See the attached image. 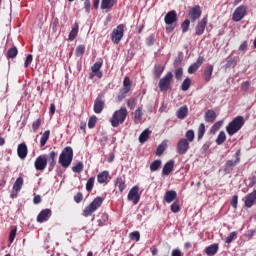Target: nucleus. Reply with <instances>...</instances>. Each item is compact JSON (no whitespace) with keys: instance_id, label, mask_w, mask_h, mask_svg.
<instances>
[{"instance_id":"f257e3e1","label":"nucleus","mask_w":256,"mask_h":256,"mask_svg":"<svg viewBox=\"0 0 256 256\" xmlns=\"http://www.w3.org/2000/svg\"><path fill=\"white\" fill-rule=\"evenodd\" d=\"M55 157H57V153H55V151H51L48 156L45 154L38 156L34 162L36 171H45L47 163L49 164V171L55 169Z\"/></svg>"},{"instance_id":"f03ea898","label":"nucleus","mask_w":256,"mask_h":256,"mask_svg":"<svg viewBox=\"0 0 256 256\" xmlns=\"http://www.w3.org/2000/svg\"><path fill=\"white\" fill-rule=\"evenodd\" d=\"M245 125V118L243 116H236L231 122L226 126V133L233 137L235 133H239L241 128Z\"/></svg>"},{"instance_id":"7ed1b4c3","label":"nucleus","mask_w":256,"mask_h":256,"mask_svg":"<svg viewBox=\"0 0 256 256\" xmlns=\"http://www.w3.org/2000/svg\"><path fill=\"white\" fill-rule=\"evenodd\" d=\"M59 163L64 169H67L73 163V148L71 146H67L62 150L59 156Z\"/></svg>"},{"instance_id":"20e7f679","label":"nucleus","mask_w":256,"mask_h":256,"mask_svg":"<svg viewBox=\"0 0 256 256\" xmlns=\"http://www.w3.org/2000/svg\"><path fill=\"white\" fill-rule=\"evenodd\" d=\"M125 119H127V108H120L116 110L110 119V123L112 127H119L125 123Z\"/></svg>"},{"instance_id":"39448f33","label":"nucleus","mask_w":256,"mask_h":256,"mask_svg":"<svg viewBox=\"0 0 256 256\" xmlns=\"http://www.w3.org/2000/svg\"><path fill=\"white\" fill-rule=\"evenodd\" d=\"M103 205V197H96L83 211L84 217H90L97 211L99 207Z\"/></svg>"},{"instance_id":"423d86ee","label":"nucleus","mask_w":256,"mask_h":256,"mask_svg":"<svg viewBox=\"0 0 256 256\" xmlns=\"http://www.w3.org/2000/svg\"><path fill=\"white\" fill-rule=\"evenodd\" d=\"M125 34V26L123 24H119L111 33V40L114 44L119 45L121 40L123 39V35Z\"/></svg>"},{"instance_id":"0eeeda50","label":"nucleus","mask_w":256,"mask_h":256,"mask_svg":"<svg viewBox=\"0 0 256 256\" xmlns=\"http://www.w3.org/2000/svg\"><path fill=\"white\" fill-rule=\"evenodd\" d=\"M164 21L166 25H168L166 26L167 33H171V31L175 29V27H171V25L177 21V12L175 10L168 12L164 18Z\"/></svg>"},{"instance_id":"6e6552de","label":"nucleus","mask_w":256,"mask_h":256,"mask_svg":"<svg viewBox=\"0 0 256 256\" xmlns=\"http://www.w3.org/2000/svg\"><path fill=\"white\" fill-rule=\"evenodd\" d=\"M171 81H173V73L168 72L159 81L158 87H159L160 91H169V87H171Z\"/></svg>"},{"instance_id":"1a4fd4ad","label":"nucleus","mask_w":256,"mask_h":256,"mask_svg":"<svg viewBox=\"0 0 256 256\" xmlns=\"http://www.w3.org/2000/svg\"><path fill=\"white\" fill-rule=\"evenodd\" d=\"M245 15H247V6L245 5L238 6L232 15V20L235 23H239V21H242V19L245 18Z\"/></svg>"},{"instance_id":"9d476101","label":"nucleus","mask_w":256,"mask_h":256,"mask_svg":"<svg viewBox=\"0 0 256 256\" xmlns=\"http://www.w3.org/2000/svg\"><path fill=\"white\" fill-rule=\"evenodd\" d=\"M141 200V196L139 195V186H133L128 193V201H132L134 205H137Z\"/></svg>"},{"instance_id":"9b49d317","label":"nucleus","mask_w":256,"mask_h":256,"mask_svg":"<svg viewBox=\"0 0 256 256\" xmlns=\"http://www.w3.org/2000/svg\"><path fill=\"white\" fill-rule=\"evenodd\" d=\"M191 142L187 141V139L182 138L177 142V153L179 155H185L187 151H189V145Z\"/></svg>"},{"instance_id":"f8f14e48","label":"nucleus","mask_w":256,"mask_h":256,"mask_svg":"<svg viewBox=\"0 0 256 256\" xmlns=\"http://www.w3.org/2000/svg\"><path fill=\"white\" fill-rule=\"evenodd\" d=\"M202 13L203 12L201 11V6L196 5V6L192 7L189 10V17H190L191 23H195V21H197V19H200Z\"/></svg>"},{"instance_id":"ddd939ff","label":"nucleus","mask_w":256,"mask_h":256,"mask_svg":"<svg viewBox=\"0 0 256 256\" xmlns=\"http://www.w3.org/2000/svg\"><path fill=\"white\" fill-rule=\"evenodd\" d=\"M101 67H103L101 62L94 63V65L91 67L92 73L90 74V79H93V77H98V79H101V77H103Z\"/></svg>"},{"instance_id":"4468645a","label":"nucleus","mask_w":256,"mask_h":256,"mask_svg":"<svg viewBox=\"0 0 256 256\" xmlns=\"http://www.w3.org/2000/svg\"><path fill=\"white\" fill-rule=\"evenodd\" d=\"M52 214L53 212L49 208L42 210L37 216V222L45 223V221H47L48 219H51Z\"/></svg>"},{"instance_id":"2eb2a0df","label":"nucleus","mask_w":256,"mask_h":256,"mask_svg":"<svg viewBox=\"0 0 256 256\" xmlns=\"http://www.w3.org/2000/svg\"><path fill=\"white\" fill-rule=\"evenodd\" d=\"M103 109H105V101H103L102 97H97L94 101L93 111L99 115L100 113H103Z\"/></svg>"},{"instance_id":"dca6fc26","label":"nucleus","mask_w":256,"mask_h":256,"mask_svg":"<svg viewBox=\"0 0 256 256\" xmlns=\"http://www.w3.org/2000/svg\"><path fill=\"white\" fill-rule=\"evenodd\" d=\"M204 61H205V58L203 56L198 57L197 61L189 66L188 68L189 75H193V73H195L199 69V67L203 65Z\"/></svg>"},{"instance_id":"f3484780","label":"nucleus","mask_w":256,"mask_h":256,"mask_svg":"<svg viewBox=\"0 0 256 256\" xmlns=\"http://www.w3.org/2000/svg\"><path fill=\"white\" fill-rule=\"evenodd\" d=\"M205 27H207V17L201 19L196 25L195 33L196 35H203L205 33Z\"/></svg>"},{"instance_id":"a211bd4d","label":"nucleus","mask_w":256,"mask_h":256,"mask_svg":"<svg viewBox=\"0 0 256 256\" xmlns=\"http://www.w3.org/2000/svg\"><path fill=\"white\" fill-rule=\"evenodd\" d=\"M256 204V190L245 197V207L251 208Z\"/></svg>"},{"instance_id":"6ab92c4d","label":"nucleus","mask_w":256,"mask_h":256,"mask_svg":"<svg viewBox=\"0 0 256 256\" xmlns=\"http://www.w3.org/2000/svg\"><path fill=\"white\" fill-rule=\"evenodd\" d=\"M28 149L27 144L21 143L17 147V154L20 159H25L27 157Z\"/></svg>"},{"instance_id":"aec40b11","label":"nucleus","mask_w":256,"mask_h":256,"mask_svg":"<svg viewBox=\"0 0 256 256\" xmlns=\"http://www.w3.org/2000/svg\"><path fill=\"white\" fill-rule=\"evenodd\" d=\"M177 199V192L175 190H168L164 195V201L166 203H173Z\"/></svg>"},{"instance_id":"412c9836","label":"nucleus","mask_w":256,"mask_h":256,"mask_svg":"<svg viewBox=\"0 0 256 256\" xmlns=\"http://www.w3.org/2000/svg\"><path fill=\"white\" fill-rule=\"evenodd\" d=\"M108 181H109V171L104 170L97 175V182L100 185H103V183H107Z\"/></svg>"},{"instance_id":"4be33fe9","label":"nucleus","mask_w":256,"mask_h":256,"mask_svg":"<svg viewBox=\"0 0 256 256\" xmlns=\"http://www.w3.org/2000/svg\"><path fill=\"white\" fill-rule=\"evenodd\" d=\"M213 76V65L208 64L205 69H204V73H203V79L204 81H211V77Z\"/></svg>"},{"instance_id":"5701e85b","label":"nucleus","mask_w":256,"mask_h":256,"mask_svg":"<svg viewBox=\"0 0 256 256\" xmlns=\"http://www.w3.org/2000/svg\"><path fill=\"white\" fill-rule=\"evenodd\" d=\"M131 91V79L129 77H125L123 81V88L121 89L122 95H127Z\"/></svg>"},{"instance_id":"b1692460","label":"nucleus","mask_w":256,"mask_h":256,"mask_svg":"<svg viewBox=\"0 0 256 256\" xmlns=\"http://www.w3.org/2000/svg\"><path fill=\"white\" fill-rule=\"evenodd\" d=\"M143 119V106L138 107L134 112V123L138 125Z\"/></svg>"},{"instance_id":"393cba45","label":"nucleus","mask_w":256,"mask_h":256,"mask_svg":"<svg viewBox=\"0 0 256 256\" xmlns=\"http://www.w3.org/2000/svg\"><path fill=\"white\" fill-rule=\"evenodd\" d=\"M217 251H219V244H212L205 248V253L208 256L217 255Z\"/></svg>"},{"instance_id":"a878e982","label":"nucleus","mask_w":256,"mask_h":256,"mask_svg":"<svg viewBox=\"0 0 256 256\" xmlns=\"http://www.w3.org/2000/svg\"><path fill=\"white\" fill-rule=\"evenodd\" d=\"M115 187L118 188V191H120V193H123V191H125L127 187V185L125 184V178L118 177L115 181Z\"/></svg>"},{"instance_id":"bb28decb","label":"nucleus","mask_w":256,"mask_h":256,"mask_svg":"<svg viewBox=\"0 0 256 256\" xmlns=\"http://www.w3.org/2000/svg\"><path fill=\"white\" fill-rule=\"evenodd\" d=\"M173 167H175V161L170 160L168 161L162 170L163 175H169L173 171Z\"/></svg>"},{"instance_id":"cd10ccee","label":"nucleus","mask_w":256,"mask_h":256,"mask_svg":"<svg viewBox=\"0 0 256 256\" xmlns=\"http://www.w3.org/2000/svg\"><path fill=\"white\" fill-rule=\"evenodd\" d=\"M187 115H189V108L187 106L180 107L176 113L178 119H185Z\"/></svg>"},{"instance_id":"c85d7f7f","label":"nucleus","mask_w":256,"mask_h":256,"mask_svg":"<svg viewBox=\"0 0 256 256\" xmlns=\"http://www.w3.org/2000/svg\"><path fill=\"white\" fill-rule=\"evenodd\" d=\"M204 119L206 123H213V121L217 119V113H215L213 110H208L205 113Z\"/></svg>"},{"instance_id":"c756f323","label":"nucleus","mask_w":256,"mask_h":256,"mask_svg":"<svg viewBox=\"0 0 256 256\" xmlns=\"http://www.w3.org/2000/svg\"><path fill=\"white\" fill-rule=\"evenodd\" d=\"M77 35H79V24L75 23L68 35L69 41H75Z\"/></svg>"},{"instance_id":"7c9ffc66","label":"nucleus","mask_w":256,"mask_h":256,"mask_svg":"<svg viewBox=\"0 0 256 256\" xmlns=\"http://www.w3.org/2000/svg\"><path fill=\"white\" fill-rule=\"evenodd\" d=\"M107 223H109V214L100 213L99 214V219H98L99 227H104V225H107Z\"/></svg>"},{"instance_id":"2f4dec72","label":"nucleus","mask_w":256,"mask_h":256,"mask_svg":"<svg viewBox=\"0 0 256 256\" xmlns=\"http://www.w3.org/2000/svg\"><path fill=\"white\" fill-rule=\"evenodd\" d=\"M51 135V131L46 130L40 139V147H45V145H47V141H49V137Z\"/></svg>"},{"instance_id":"473e14b6","label":"nucleus","mask_w":256,"mask_h":256,"mask_svg":"<svg viewBox=\"0 0 256 256\" xmlns=\"http://www.w3.org/2000/svg\"><path fill=\"white\" fill-rule=\"evenodd\" d=\"M115 5V0H102L101 2V9H113V6Z\"/></svg>"},{"instance_id":"72a5a7b5","label":"nucleus","mask_w":256,"mask_h":256,"mask_svg":"<svg viewBox=\"0 0 256 256\" xmlns=\"http://www.w3.org/2000/svg\"><path fill=\"white\" fill-rule=\"evenodd\" d=\"M239 158H237L235 161L233 160H228L226 162V167L224 169V171H233L234 167H237V164L239 163Z\"/></svg>"},{"instance_id":"f704fd0d","label":"nucleus","mask_w":256,"mask_h":256,"mask_svg":"<svg viewBox=\"0 0 256 256\" xmlns=\"http://www.w3.org/2000/svg\"><path fill=\"white\" fill-rule=\"evenodd\" d=\"M150 135L151 131H149V129H145L139 136V143H146Z\"/></svg>"},{"instance_id":"c9c22d12","label":"nucleus","mask_w":256,"mask_h":256,"mask_svg":"<svg viewBox=\"0 0 256 256\" xmlns=\"http://www.w3.org/2000/svg\"><path fill=\"white\" fill-rule=\"evenodd\" d=\"M227 141V134L225 131H221L216 138V145H223Z\"/></svg>"},{"instance_id":"e433bc0d","label":"nucleus","mask_w":256,"mask_h":256,"mask_svg":"<svg viewBox=\"0 0 256 256\" xmlns=\"http://www.w3.org/2000/svg\"><path fill=\"white\" fill-rule=\"evenodd\" d=\"M22 187H23V178L19 177L16 179L13 185V191H15V193H19Z\"/></svg>"},{"instance_id":"4c0bfd02","label":"nucleus","mask_w":256,"mask_h":256,"mask_svg":"<svg viewBox=\"0 0 256 256\" xmlns=\"http://www.w3.org/2000/svg\"><path fill=\"white\" fill-rule=\"evenodd\" d=\"M167 149V140L162 141V143L157 147L156 149V155L158 157H161L163 155V152Z\"/></svg>"},{"instance_id":"58836bf2","label":"nucleus","mask_w":256,"mask_h":256,"mask_svg":"<svg viewBox=\"0 0 256 256\" xmlns=\"http://www.w3.org/2000/svg\"><path fill=\"white\" fill-rule=\"evenodd\" d=\"M18 53L19 51L17 50V47L10 48L7 52V57L8 59H15Z\"/></svg>"},{"instance_id":"ea45409f","label":"nucleus","mask_w":256,"mask_h":256,"mask_svg":"<svg viewBox=\"0 0 256 256\" xmlns=\"http://www.w3.org/2000/svg\"><path fill=\"white\" fill-rule=\"evenodd\" d=\"M185 139L187 142L189 143H193V141L195 140V131L193 130H188L185 134Z\"/></svg>"},{"instance_id":"a19ab883","label":"nucleus","mask_w":256,"mask_h":256,"mask_svg":"<svg viewBox=\"0 0 256 256\" xmlns=\"http://www.w3.org/2000/svg\"><path fill=\"white\" fill-rule=\"evenodd\" d=\"M94 185H95V177L89 178L87 183H86V191L91 193V191H93V186Z\"/></svg>"},{"instance_id":"79ce46f5","label":"nucleus","mask_w":256,"mask_h":256,"mask_svg":"<svg viewBox=\"0 0 256 256\" xmlns=\"http://www.w3.org/2000/svg\"><path fill=\"white\" fill-rule=\"evenodd\" d=\"M85 169L83 162H78L76 165L72 167L73 173H81Z\"/></svg>"},{"instance_id":"37998d69","label":"nucleus","mask_w":256,"mask_h":256,"mask_svg":"<svg viewBox=\"0 0 256 256\" xmlns=\"http://www.w3.org/2000/svg\"><path fill=\"white\" fill-rule=\"evenodd\" d=\"M189 87H191V78H186L181 85L182 91H189Z\"/></svg>"},{"instance_id":"c03bdc74","label":"nucleus","mask_w":256,"mask_h":256,"mask_svg":"<svg viewBox=\"0 0 256 256\" xmlns=\"http://www.w3.org/2000/svg\"><path fill=\"white\" fill-rule=\"evenodd\" d=\"M205 135V124L201 123L198 128V140L201 141Z\"/></svg>"},{"instance_id":"a18cd8bd","label":"nucleus","mask_w":256,"mask_h":256,"mask_svg":"<svg viewBox=\"0 0 256 256\" xmlns=\"http://www.w3.org/2000/svg\"><path fill=\"white\" fill-rule=\"evenodd\" d=\"M161 167V160H155L150 164V171H158Z\"/></svg>"},{"instance_id":"49530a36","label":"nucleus","mask_w":256,"mask_h":256,"mask_svg":"<svg viewBox=\"0 0 256 256\" xmlns=\"http://www.w3.org/2000/svg\"><path fill=\"white\" fill-rule=\"evenodd\" d=\"M234 239H237V232H231L225 239V243H233Z\"/></svg>"},{"instance_id":"de8ad7c7","label":"nucleus","mask_w":256,"mask_h":256,"mask_svg":"<svg viewBox=\"0 0 256 256\" xmlns=\"http://www.w3.org/2000/svg\"><path fill=\"white\" fill-rule=\"evenodd\" d=\"M129 237L132 241H139L141 239V234L139 231H134L129 234Z\"/></svg>"},{"instance_id":"09e8293b","label":"nucleus","mask_w":256,"mask_h":256,"mask_svg":"<svg viewBox=\"0 0 256 256\" xmlns=\"http://www.w3.org/2000/svg\"><path fill=\"white\" fill-rule=\"evenodd\" d=\"M189 25H191V21L189 19H186L182 25H181V29L183 33H187V31H189Z\"/></svg>"},{"instance_id":"8fccbe9b","label":"nucleus","mask_w":256,"mask_h":256,"mask_svg":"<svg viewBox=\"0 0 256 256\" xmlns=\"http://www.w3.org/2000/svg\"><path fill=\"white\" fill-rule=\"evenodd\" d=\"M95 125H97V116H92L90 117L89 121H88V127L89 129H93L95 127Z\"/></svg>"},{"instance_id":"3c124183","label":"nucleus","mask_w":256,"mask_h":256,"mask_svg":"<svg viewBox=\"0 0 256 256\" xmlns=\"http://www.w3.org/2000/svg\"><path fill=\"white\" fill-rule=\"evenodd\" d=\"M172 213H179L181 211V206H179V202H174L170 207Z\"/></svg>"},{"instance_id":"603ef678","label":"nucleus","mask_w":256,"mask_h":256,"mask_svg":"<svg viewBox=\"0 0 256 256\" xmlns=\"http://www.w3.org/2000/svg\"><path fill=\"white\" fill-rule=\"evenodd\" d=\"M163 71H165V67L164 66H161V65H156L155 66L156 77H161Z\"/></svg>"},{"instance_id":"864d4df0","label":"nucleus","mask_w":256,"mask_h":256,"mask_svg":"<svg viewBox=\"0 0 256 256\" xmlns=\"http://www.w3.org/2000/svg\"><path fill=\"white\" fill-rule=\"evenodd\" d=\"M39 127H41V118H38L35 122L32 124V129L34 133H37Z\"/></svg>"},{"instance_id":"5fc2aeb1","label":"nucleus","mask_w":256,"mask_h":256,"mask_svg":"<svg viewBox=\"0 0 256 256\" xmlns=\"http://www.w3.org/2000/svg\"><path fill=\"white\" fill-rule=\"evenodd\" d=\"M127 105L129 109H135V106L137 105V100L135 98H130L127 102Z\"/></svg>"},{"instance_id":"6e6d98bb","label":"nucleus","mask_w":256,"mask_h":256,"mask_svg":"<svg viewBox=\"0 0 256 256\" xmlns=\"http://www.w3.org/2000/svg\"><path fill=\"white\" fill-rule=\"evenodd\" d=\"M31 63H33V55L28 54L24 63V67L27 68L29 67V65H31Z\"/></svg>"},{"instance_id":"4d7b16f0","label":"nucleus","mask_w":256,"mask_h":256,"mask_svg":"<svg viewBox=\"0 0 256 256\" xmlns=\"http://www.w3.org/2000/svg\"><path fill=\"white\" fill-rule=\"evenodd\" d=\"M16 236H17V229H12L9 234V242L13 243V241H15Z\"/></svg>"},{"instance_id":"13d9d810","label":"nucleus","mask_w":256,"mask_h":256,"mask_svg":"<svg viewBox=\"0 0 256 256\" xmlns=\"http://www.w3.org/2000/svg\"><path fill=\"white\" fill-rule=\"evenodd\" d=\"M85 53V45H79L76 48V55L81 56Z\"/></svg>"},{"instance_id":"bf43d9fd","label":"nucleus","mask_w":256,"mask_h":256,"mask_svg":"<svg viewBox=\"0 0 256 256\" xmlns=\"http://www.w3.org/2000/svg\"><path fill=\"white\" fill-rule=\"evenodd\" d=\"M175 77L178 79V81L181 80L183 77V68H178L175 70Z\"/></svg>"},{"instance_id":"052dcab7","label":"nucleus","mask_w":256,"mask_h":256,"mask_svg":"<svg viewBox=\"0 0 256 256\" xmlns=\"http://www.w3.org/2000/svg\"><path fill=\"white\" fill-rule=\"evenodd\" d=\"M239 201V196L237 195H234L232 197V200H231V206L234 208V209H237V203Z\"/></svg>"},{"instance_id":"680f3d73","label":"nucleus","mask_w":256,"mask_h":256,"mask_svg":"<svg viewBox=\"0 0 256 256\" xmlns=\"http://www.w3.org/2000/svg\"><path fill=\"white\" fill-rule=\"evenodd\" d=\"M74 201H76L77 203H81L83 201V194L78 193L77 195H75L74 196Z\"/></svg>"},{"instance_id":"e2e57ef3","label":"nucleus","mask_w":256,"mask_h":256,"mask_svg":"<svg viewBox=\"0 0 256 256\" xmlns=\"http://www.w3.org/2000/svg\"><path fill=\"white\" fill-rule=\"evenodd\" d=\"M249 46V43L247 41L242 42V44L239 46V51H245L247 47Z\"/></svg>"},{"instance_id":"0e129e2a","label":"nucleus","mask_w":256,"mask_h":256,"mask_svg":"<svg viewBox=\"0 0 256 256\" xmlns=\"http://www.w3.org/2000/svg\"><path fill=\"white\" fill-rule=\"evenodd\" d=\"M172 256H183V253L179 249L172 250Z\"/></svg>"},{"instance_id":"69168bd1","label":"nucleus","mask_w":256,"mask_h":256,"mask_svg":"<svg viewBox=\"0 0 256 256\" xmlns=\"http://www.w3.org/2000/svg\"><path fill=\"white\" fill-rule=\"evenodd\" d=\"M155 43V35H150L148 37V45H153Z\"/></svg>"},{"instance_id":"338daca9","label":"nucleus","mask_w":256,"mask_h":256,"mask_svg":"<svg viewBox=\"0 0 256 256\" xmlns=\"http://www.w3.org/2000/svg\"><path fill=\"white\" fill-rule=\"evenodd\" d=\"M242 91H247L249 89V82H243L241 85Z\"/></svg>"},{"instance_id":"774afa93","label":"nucleus","mask_w":256,"mask_h":256,"mask_svg":"<svg viewBox=\"0 0 256 256\" xmlns=\"http://www.w3.org/2000/svg\"><path fill=\"white\" fill-rule=\"evenodd\" d=\"M255 184H256V176H253L250 179V183H249L248 187H253Z\"/></svg>"}]
</instances>
